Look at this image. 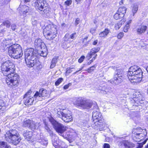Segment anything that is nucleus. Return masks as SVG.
Instances as JSON below:
<instances>
[{
	"mask_svg": "<svg viewBox=\"0 0 148 148\" xmlns=\"http://www.w3.org/2000/svg\"><path fill=\"white\" fill-rule=\"evenodd\" d=\"M53 144L55 148H64V147H62L60 145L55 144V143Z\"/></svg>",
	"mask_w": 148,
	"mask_h": 148,
	"instance_id": "43",
	"label": "nucleus"
},
{
	"mask_svg": "<svg viewBox=\"0 0 148 148\" xmlns=\"http://www.w3.org/2000/svg\"><path fill=\"white\" fill-rule=\"evenodd\" d=\"M82 123H81L82 125L83 126H85L87 123V121H84V122H82Z\"/></svg>",
	"mask_w": 148,
	"mask_h": 148,
	"instance_id": "55",
	"label": "nucleus"
},
{
	"mask_svg": "<svg viewBox=\"0 0 148 148\" xmlns=\"http://www.w3.org/2000/svg\"><path fill=\"white\" fill-rule=\"evenodd\" d=\"M122 22L121 21L115 25V27L116 29H119L121 27Z\"/></svg>",
	"mask_w": 148,
	"mask_h": 148,
	"instance_id": "40",
	"label": "nucleus"
},
{
	"mask_svg": "<svg viewBox=\"0 0 148 148\" xmlns=\"http://www.w3.org/2000/svg\"><path fill=\"white\" fill-rule=\"evenodd\" d=\"M29 8V7L27 6L22 5L21 8V10L23 12V14H25L28 12Z\"/></svg>",
	"mask_w": 148,
	"mask_h": 148,
	"instance_id": "28",
	"label": "nucleus"
},
{
	"mask_svg": "<svg viewBox=\"0 0 148 148\" xmlns=\"http://www.w3.org/2000/svg\"><path fill=\"white\" fill-rule=\"evenodd\" d=\"M56 59L55 58H53L51 61L50 67L51 68H53L56 66Z\"/></svg>",
	"mask_w": 148,
	"mask_h": 148,
	"instance_id": "33",
	"label": "nucleus"
},
{
	"mask_svg": "<svg viewBox=\"0 0 148 148\" xmlns=\"http://www.w3.org/2000/svg\"><path fill=\"white\" fill-rule=\"evenodd\" d=\"M34 66L36 67V69L38 71L42 68V66L40 62L39 61V60H38V62L36 64H35Z\"/></svg>",
	"mask_w": 148,
	"mask_h": 148,
	"instance_id": "30",
	"label": "nucleus"
},
{
	"mask_svg": "<svg viewBox=\"0 0 148 148\" xmlns=\"http://www.w3.org/2000/svg\"><path fill=\"white\" fill-rule=\"evenodd\" d=\"M85 58V57L84 56H82L78 60V62L80 63L82 62L83 61Z\"/></svg>",
	"mask_w": 148,
	"mask_h": 148,
	"instance_id": "45",
	"label": "nucleus"
},
{
	"mask_svg": "<svg viewBox=\"0 0 148 148\" xmlns=\"http://www.w3.org/2000/svg\"><path fill=\"white\" fill-rule=\"evenodd\" d=\"M132 22V20H130L127 22V24H128L130 25V23Z\"/></svg>",
	"mask_w": 148,
	"mask_h": 148,
	"instance_id": "63",
	"label": "nucleus"
},
{
	"mask_svg": "<svg viewBox=\"0 0 148 148\" xmlns=\"http://www.w3.org/2000/svg\"><path fill=\"white\" fill-rule=\"evenodd\" d=\"M72 69L70 68H67L66 70V73H70L72 72L71 69Z\"/></svg>",
	"mask_w": 148,
	"mask_h": 148,
	"instance_id": "52",
	"label": "nucleus"
},
{
	"mask_svg": "<svg viewBox=\"0 0 148 148\" xmlns=\"http://www.w3.org/2000/svg\"><path fill=\"white\" fill-rule=\"evenodd\" d=\"M1 70L3 75L6 77L5 81L8 86L12 89L18 87L21 80L20 76L15 73L14 64L10 61H6L1 64Z\"/></svg>",
	"mask_w": 148,
	"mask_h": 148,
	"instance_id": "1",
	"label": "nucleus"
},
{
	"mask_svg": "<svg viewBox=\"0 0 148 148\" xmlns=\"http://www.w3.org/2000/svg\"><path fill=\"white\" fill-rule=\"evenodd\" d=\"M53 127L56 132L60 134H62L64 132V127L59 123Z\"/></svg>",
	"mask_w": 148,
	"mask_h": 148,
	"instance_id": "18",
	"label": "nucleus"
},
{
	"mask_svg": "<svg viewBox=\"0 0 148 148\" xmlns=\"http://www.w3.org/2000/svg\"><path fill=\"white\" fill-rule=\"evenodd\" d=\"M84 68V66H82V67H81L79 69V70L77 71L75 73H77L78 72V71H80L82 70Z\"/></svg>",
	"mask_w": 148,
	"mask_h": 148,
	"instance_id": "60",
	"label": "nucleus"
},
{
	"mask_svg": "<svg viewBox=\"0 0 148 148\" xmlns=\"http://www.w3.org/2000/svg\"><path fill=\"white\" fill-rule=\"evenodd\" d=\"M96 67V65H94L90 67L86 71H87L88 73H90L95 70Z\"/></svg>",
	"mask_w": 148,
	"mask_h": 148,
	"instance_id": "36",
	"label": "nucleus"
},
{
	"mask_svg": "<svg viewBox=\"0 0 148 148\" xmlns=\"http://www.w3.org/2000/svg\"><path fill=\"white\" fill-rule=\"evenodd\" d=\"M11 28L13 31L15 30L16 29V26L15 24H13L11 26Z\"/></svg>",
	"mask_w": 148,
	"mask_h": 148,
	"instance_id": "46",
	"label": "nucleus"
},
{
	"mask_svg": "<svg viewBox=\"0 0 148 148\" xmlns=\"http://www.w3.org/2000/svg\"><path fill=\"white\" fill-rule=\"evenodd\" d=\"M49 120L53 125V127L58 123L52 117H50L49 118Z\"/></svg>",
	"mask_w": 148,
	"mask_h": 148,
	"instance_id": "32",
	"label": "nucleus"
},
{
	"mask_svg": "<svg viewBox=\"0 0 148 148\" xmlns=\"http://www.w3.org/2000/svg\"><path fill=\"white\" fill-rule=\"evenodd\" d=\"M99 48L98 47L94 48L92 49L90 52L88 53L87 55L86 58L87 59L90 60L92 58V56L96 54V53L99 51Z\"/></svg>",
	"mask_w": 148,
	"mask_h": 148,
	"instance_id": "17",
	"label": "nucleus"
},
{
	"mask_svg": "<svg viewBox=\"0 0 148 148\" xmlns=\"http://www.w3.org/2000/svg\"><path fill=\"white\" fill-rule=\"evenodd\" d=\"M35 43L36 45L40 47L41 48L40 55L44 57H46L48 53V50L42 40L40 38L36 39L35 40Z\"/></svg>",
	"mask_w": 148,
	"mask_h": 148,
	"instance_id": "11",
	"label": "nucleus"
},
{
	"mask_svg": "<svg viewBox=\"0 0 148 148\" xmlns=\"http://www.w3.org/2000/svg\"><path fill=\"white\" fill-rule=\"evenodd\" d=\"M124 78V72L122 69H117L113 78V83L118 84L123 82Z\"/></svg>",
	"mask_w": 148,
	"mask_h": 148,
	"instance_id": "9",
	"label": "nucleus"
},
{
	"mask_svg": "<svg viewBox=\"0 0 148 148\" xmlns=\"http://www.w3.org/2000/svg\"><path fill=\"white\" fill-rule=\"evenodd\" d=\"M147 140V139L145 140L143 142L140 143H138V146L137 147V148H141L143 147V145L145 144L146 143V142Z\"/></svg>",
	"mask_w": 148,
	"mask_h": 148,
	"instance_id": "37",
	"label": "nucleus"
},
{
	"mask_svg": "<svg viewBox=\"0 0 148 148\" xmlns=\"http://www.w3.org/2000/svg\"><path fill=\"white\" fill-rule=\"evenodd\" d=\"M39 92L41 94V97H43L47 95V90L44 88H41L39 89Z\"/></svg>",
	"mask_w": 148,
	"mask_h": 148,
	"instance_id": "29",
	"label": "nucleus"
},
{
	"mask_svg": "<svg viewBox=\"0 0 148 148\" xmlns=\"http://www.w3.org/2000/svg\"><path fill=\"white\" fill-rule=\"evenodd\" d=\"M92 0H86V3L88 5H89L90 4Z\"/></svg>",
	"mask_w": 148,
	"mask_h": 148,
	"instance_id": "53",
	"label": "nucleus"
},
{
	"mask_svg": "<svg viewBox=\"0 0 148 148\" xmlns=\"http://www.w3.org/2000/svg\"><path fill=\"white\" fill-rule=\"evenodd\" d=\"M108 92L107 89H106L105 90H102L101 91V93H103L104 94H107Z\"/></svg>",
	"mask_w": 148,
	"mask_h": 148,
	"instance_id": "54",
	"label": "nucleus"
},
{
	"mask_svg": "<svg viewBox=\"0 0 148 148\" xmlns=\"http://www.w3.org/2000/svg\"><path fill=\"white\" fill-rule=\"evenodd\" d=\"M23 136L25 138L30 139L32 136V132L31 131L26 130L23 133Z\"/></svg>",
	"mask_w": 148,
	"mask_h": 148,
	"instance_id": "25",
	"label": "nucleus"
},
{
	"mask_svg": "<svg viewBox=\"0 0 148 148\" xmlns=\"http://www.w3.org/2000/svg\"><path fill=\"white\" fill-rule=\"evenodd\" d=\"M2 25L3 26H5L7 28H9L10 26L11 23L9 20H6L3 22Z\"/></svg>",
	"mask_w": 148,
	"mask_h": 148,
	"instance_id": "31",
	"label": "nucleus"
},
{
	"mask_svg": "<svg viewBox=\"0 0 148 148\" xmlns=\"http://www.w3.org/2000/svg\"><path fill=\"white\" fill-rule=\"evenodd\" d=\"M134 138L140 139L142 137L145 136L147 134L145 129H142L140 127L134 129L132 131Z\"/></svg>",
	"mask_w": 148,
	"mask_h": 148,
	"instance_id": "12",
	"label": "nucleus"
},
{
	"mask_svg": "<svg viewBox=\"0 0 148 148\" xmlns=\"http://www.w3.org/2000/svg\"><path fill=\"white\" fill-rule=\"evenodd\" d=\"M120 14V13L117 12L114 15V19L116 20H118L123 17V16H121Z\"/></svg>",
	"mask_w": 148,
	"mask_h": 148,
	"instance_id": "34",
	"label": "nucleus"
},
{
	"mask_svg": "<svg viewBox=\"0 0 148 148\" xmlns=\"http://www.w3.org/2000/svg\"><path fill=\"white\" fill-rule=\"evenodd\" d=\"M34 7L36 10L47 13L50 11L49 4L45 0H36L34 3Z\"/></svg>",
	"mask_w": 148,
	"mask_h": 148,
	"instance_id": "7",
	"label": "nucleus"
},
{
	"mask_svg": "<svg viewBox=\"0 0 148 148\" xmlns=\"http://www.w3.org/2000/svg\"><path fill=\"white\" fill-rule=\"evenodd\" d=\"M109 32V30L107 29H106L99 33V36L101 37H105L108 35Z\"/></svg>",
	"mask_w": 148,
	"mask_h": 148,
	"instance_id": "27",
	"label": "nucleus"
},
{
	"mask_svg": "<svg viewBox=\"0 0 148 148\" xmlns=\"http://www.w3.org/2000/svg\"><path fill=\"white\" fill-rule=\"evenodd\" d=\"M103 146L104 148H110V145L108 144L105 143Z\"/></svg>",
	"mask_w": 148,
	"mask_h": 148,
	"instance_id": "49",
	"label": "nucleus"
},
{
	"mask_svg": "<svg viewBox=\"0 0 148 148\" xmlns=\"http://www.w3.org/2000/svg\"><path fill=\"white\" fill-rule=\"evenodd\" d=\"M130 25L128 24H126L123 29V31L125 32H127L128 31V29L130 28Z\"/></svg>",
	"mask_w": 148,
	"mask_h": 148,
	"instance_id": "41",
	"label": "nucleus"
},
{
	"mask_svg": "<svg viewBox=\"0 0 148 148\" xmlns=\"http://www.w3.org/2000/svg\"><path fill=\"white\" fill-rule=\"evenodd\" d=\"M42 33L46 39L53 40L56 37L58 34L56 25L53 24L47 25L43 29Z\"/></svg>",
	"mask_w": 148,
	"mask_h": 148,
	"instance_id": "3",
	"label": "nucleus"
},
{
	"mask_svg": "<svg viewBox=\"0 0 148 148\" xmlns=\"http://www.w3.org/2000/svg\"><path fill=\"white\" fill-rule=\"evenodd\" d=\"M67 136L65 137L66 139L70 143L73 142L75 140V136L76 135L75 133L73 132H70V133L67 134Z\"/></svg>",
	"mask_w": 148,
	"mask_h": 148,
	"instance_id": "21",
	"label": "nucleus"
},
{
	"mask_svg": "<svg viewBox=\"0 0 148 148\" xmlns=\"http://www.w3.org/2000/svg\"><path fill=\"white\" fill-rule=\"evenodd\" d=\"M41 94L40 93L39 91L38 92V91H37L34 95L33 97L35 98V99H36L38 97H41Z\"/></svg>",
	"mask_w": 148,
	"mask_h": 148,
	"instance_id": "38",
	"label": "nucleus"
},
{
	"mask_svg": "<svg viewBox=\"0 0 148 148\" xmlns=\"http://www.w3.org/2000/svg\"><path fill=\"white\" fill-rule=\"evenodd\" d=\"M72 102L76 106L83 109H89L92 107V101L80 97L73 98Z\"/></svg>",
	"mask_w": 148,
	"mask_h": 148,
	"instance_id": "6",
	"label": "nucleus"
},
{
	"mask_svg": "<svg viewBox=\"0 0 148 148\" xmlns=\"http://www.w3.org/2000/svg\"><path fill=\"white\" fill-rule=\"evenodd\" d=\"M123 3V0H121L120 2H119V4L120 5H122Z\"/></svg>",
	"mask_w": 148,
	"mask_h": 148,
	"instance_id": "62",
	"label": "nucleus"
},
{
	"mask_svg": "<svg viewBox=\"0 0 148 148\" xmlns=\"http://www.w3.org/2000/svg\"><path fill=\"white\" fill-rule=\"evenodd\" d=\"M5 148H11V147L10 146L6 145L5 147Z\"/></svg>",
	"mask_w": 148,
	"mask_h": 148,
	"instance_id": "64",
	"label": "nucleus"
},
{
	"mask_svg": "<svg viewBox=\"0 0 148 148\" xmlns=\"http://www.w3.org/2000/svg\"><path fill=\"white\" fill-rule=\"evenodd\" d=\"M94 123L95 125H97L98 127L101 129L104 127L106 125L105 123L104 122V120L103 118L96 121L94 122Z\"/></svg>",
	"mask_w": 148,
	"mask_h": 148,
	"instance_id": "19",
	"label": "nucleus"
},
{
	"mask_svg": "<svg viewBox=\"0 0 148 148\" xmlns=\"http://www.w3.org/2000/svg\"><path fill=\"white\" fill-rule=\"evenodd\" d=\"M96 30V29L95 28H93L91 29L90 32L92 34H93L95 33Z\"/></svg>",
	"mask_w": 148,
	"mask_h": 148,
	"instance_id": "50",
	"label": "nucleus"
},
{
	"mask_svg": "<svg viewBox=\"0 0 148 148\" xmlns=\"http://www.w3.org/2000/svg\"><path fill=\"white\" fill-rule=\"evenodd\" d=\"M5 140L15 145L18 144L21 139L18 131L15 129H11L7 132L5 134Z\"/></svg>",
	"mask_w": 148,
	"mask_h": 148,
	"instance_id": "2",
	"label": "nucleus"
},
{
	"mask_svg": "<svg viewBox=\"0 0 148 148\" xmlns=\"http://www.w3.org/2000/svg\"><path fill=\"white\" fill-rule=\"evenodd\" d=\"M145 100V98L143 96L141 97V98H140V99L139 100L138 102H135L137 104L139 105L140 104H142L144 103V101Z\"/></svg>",
	"mask_w": 148,
	"mask_h": 148,
	"instance_id": "39",
	"label": "nucleus"
},
{
	"mask_svg": "<svg viewBox=\"0 0 148 148\" xmlns=\"http://www.w3.org/2000/svg\"><path fill=\"white\" fill-rule=\"evenodd\" d=\"M32 91L31 90H29L23 95V98L24 99L23 103L27 107H29L32 105L34 101L33 97L30 96Z\"/></svg>",
	"mask_w": 148,
	"mask_h": 148,
	"instance_id": "10",
	"label": "nucleus"
},
{
	"mask_svg": "<svg viewBox=\"0 0 148 148\" xmlns=\"http://www.w3.org/2000/svg\"><path fill=\"white\" fill-rule=\"evenodd\" d=\"M140 68L138 66L136 65H134L131 66L129 69L127 74V77L129 75H132L134 74Z\"/></svg>",
	"mask_w": 148,
	"mask_h": 148,
	"instance_id": "15",
	"label": "nucleus"
},
{
	"mask_svg": "<svg viewBox=\"0 0 148 148\" xmlns=\"http://www.w3.org/2000/svg\"><path fill=\"white\" fill-rule=\"evenodd\" d=\"M5 145V143L3 141L0 142V147H3Z\"/></svg>",
	"mask_w": 148,
	"mask_h": 148,
	"instance_id": "47",
	"label": "nucleus"
},
{
	"mask_svg": "<svg viewBox=\"0 0 148 148\" xmlns=\"http://www.w3.org/2000/svg\"><path fill=\"white\" fill-rule=\"evenodd\" d=\"M127 9L124 7H120L119 8L117 11L120 13L121 16H124L126 12Z\"/></svg>",
	"mask_w": 148,
	"mask_h": 148,
	"instance_id": "26",
	"label": "nucleus"
},
{
	"mask_svg": "<svg viewBox=\"0 0 148 148\" xmlns=\"http://www.w3.org/2000/svg\"><path fill=\"white\" fill-rule=\"evenodd\" d=\"M63 79L62 78H59L55 82V85L56 86H58L63 81Z\"/></svg>",
	"mask_w": 148,
	"mask_h": 148,
	"instance_id": "35",
	"label": "nucleus"
},
{
	"mask_svg": "<svg viewBox=\"0 0 148 148\" xmlns=\"http://www.w3.org/2000/svg\"><path fill=\"white\" fill-rule=\"evenodd\" d=\"M147 27L144 25L137 26L135 29L136 33L138 35H142L144 34L147 30Z\"/></svg>",
	"mask_w": 148,
	"mask_h": 148,
	"instance_id": "13",
	"label": "nucleus"
},
{
	"mask_svg": "<svg viewBox=\"0 0 148 148\" xmlns=\"http://www.w3.org/2000/svg\"><path fill=\"white\" fill-rule=\"evenodd\" d=\"M71 85V83L69 84L68 85H65V90L68 88L69 86Z\"/></svg>",
	"mask_w": 148,
	"mask_h": 148,
	"instance_id": "57",
	"label": "nucleus"
},
{
	"mask_svg": "<svg viewBox=\"0 0 148 148\" xmlns=\"http://www.w3.org/2000/svg\"><path fill=\"white\" fill-rule=\"evenodd\" d=\"M97 54H96L95 55H93V56H92V60H95L97 56Z\"/></svg>",
	"mask_w": 148,
	"mask_h": 148,
	"instance_id": "58",
	"label": "nucleus"
},
{
	"mask_svg": "<svg viewBox=\"0 0 148 148\" xmlns=\"http://www.w3.org/2000/svg\"><path fill=\"white\" fill-rule=\"evenodd\" d=\"M33 124L32 121L29 119L24 120L23 123V126L24 127H27L29 128L32 127V124Z\"/></svg>",
	"mask_w": 148,
	"mask_h": 148,
	"instance_id": "20",
	"label": "nucleus"
},
{
	"mask_svg": "<svg viewBox=\"0 0 148 148\" xmlns=\"http://www.w3.org/2000/svg\"><path fill=\"white\" fill-rule=\"evenodd\" d=\"M101 116H102L101 113L99 112L96 111L93 112L92 113V117L93 122L102 118Z\"/></svg>",
	"mask_w": 148,
	"mask_h": 148,
	"instance_id": "16",
	"label": "nucleus"
},
{
	"mask_svg": "<svg viewBox=\"0 0 148 148\" xmlns=\"http://www.w3.org/2000/svg\"><path fill=\"white\" fill-rule=\"evenodd\" d=\"M65 132L66 131V133H67V132H70L71 131H72V130H71L70 129L68 128H67L66 129V127H65Z\"/></svg>",
	"mask_w": 148,
	"mask_h": 148,
	"instance_id": "56",
	"label": "nucleus"
},
{
	"mask_svg": "<svg viewBox=\"0 0 148 148\" xmlns=\"http://www.w3.org/2000/svg\"><path fill=\"white\" fill-rule=\"evenodd\" d=\"M134 95V97H133V100L135 102H138L139 100L143 96L139 92H136Z\"/></svg>",
	"mask_w": 148,
	"mask_h": 148,
	"instance_id": "23",
	"label": "nucleus"
},
{
	"mask_svg": "<svg viewBox=\"0 0 148 148\" xmlns=\"http://www.w3.org/2000/svg\"><path fill=\"white\" fill-rule=\"evenodd\" d=\"M8 50L9 56L14 59L20 58L23 55L22 47L18 44L15 43L11 45L8 47Z\"/></svg>",
	"mask_w": 148,
	"mask_h": 148,
	"instance_id": "4",
	"label": "nucleus"
},
{
	"mask_svg": "<svg viewBox=\"0 0 148 148\" xmlns=\"http://www.w3.org/2000/svg\"><path fill=\"white\" fill-rule=\"evenodd\" d=\"M79 18H77L76 19V21L75 23V25L76 26L79 23Z\"/></svg>",
	"mask_w": 148,
	"mask_h": 148,
	"instance_id": "48",
	"label": "nucleus"
},
{
	"mask_svg": "<svg viewBox=\"0 0 148 148\" xmlns=\"http://www.w3.org/2000/svg\"><path fill=\"white\" fill-rule=\"evenodd\" d=\"M124 36V33L123 32H120L117 35V38L118 39H121Z\"/></svg>",
	"mask_w": 148,
	"mask_h": 148,
	"instance_id": "42",
	"label": "nucleus"
},
{
	"mask_svg": "<svg viewBox=\"0 0 148 148\" xmlns=\"http://www.w3.org/2000/svg\"><path fill=\"white\" fill-rule=\"evenodd\" d=\"M142 76V72L141 69L140 68L134 74L129 75L127 77L131 82L134 84L135 83L139 82L141 81Z\"/></svg>",
	"mask_w": 148,
	"mask_h": 148,
	"instance_id": "8",
	"label": "nucleus"
},
{
	"mask_svg": "<svg viewBox=\"0 0 148 148\" xmlns=\"http://www.w3.org/2000/svg\"><path fill=\"white\" fill-rule=\"evenodd\" d=\"M72 3V0H67L65 1V5L69 6Z\"/></svg>",
	"mask_w": 148,
	"mask_h": 148,
	"instance_id": "44",
	"label": "nucleus"
},
{
	"mask_svg": "<svg viewBox=\"0 0 148 148\" xmlns=\"http://www.w3.org/2000/svg\"><path fill=\"white\" fill-rule=\"evenodd\" d=\"M72 120L71 112L70 111L68 110L65 114V122L68 123Z\"/></svg>",
	"mask_w": 148,
	"mask_h": 148,
	"instance_id": "22",
	"label": "nucleus"
},
{
	"mask_svg": "<svg viewBox=\"0 0 148 148\" xmlns=\"http://www.w3.org/2000/svg\"><path fill=\"white\" fill-rule=\"evenodd\" d=\"M121 148H131L134 147V144L128 141L124 140L121 142Z\"/></svg>",
	"mask_w": 148,
	"mask_h": 148,
	"instance_id": "14",
	"label": "nucleus"
},
{
	"mask_svg": "<svg viewBox=\"0 0 148 148\" xmlns=\"http://www.w3.org/2000/svg\"><path fill=\"white\" fill-rule=\"evenodd\" d=\"M76 34V33L75 32L73 33L70 36V38L71 39H73L75 37V36Z\"/></svg>",
	"mask_w": 148,
	"mask_h": 148,
	"instance_id": "51",
	"label": "nucleus"
},
{
	"mask_svg": "<svg viewBox=\"0 0 148 148\" xmlns=\"http://www.w3.org/2000/svg\"><path fill=\"white\" fill-rule=\"evenodd\" d=\"M98 42V41L97 40H95V41H94L93 42V45H95L97 44Z\"/></svg>",
	"mask_w": 148,
	"mask_h": 148,
	"instance_id": "59",
	"label": "nucleus"
},
{
	"mask_svg": "<svg viewBox=\"0 0 148 148\" xmlns=\"http://www.w3.org/2000/svg\"><path fill=\"white\" fill-rule=\"evenodd\" d=\"M93 60H90L88 62V65L90 64L93 61Z\"/></svg>",
	"mask_w": 148,
	"mask_h": 148,
	"instance_id": "61",
	"label": "nucleus"
},
{
	"mask_svg": "<svg viewBox=\"0 0 148 148\" xmlns=\"http://www.w3.org/2000/svg\"><path fill=\"white\" fill-rule=\"evenodd\" d=\"M138 6L137 5L133 4L132 7V13L130 16L131 18H133L135 14L136 13L138 10Z\"/></svg>",
	"mask_w": 148,
	"mask_h": 148,
	"instance_id": "24",
	"label": "nucleus"
},
{
	"mask_svg": "<svg viewBox=\"0 0 148 148\" xmlns=\"http://www.w3.org/2000/svg\"><path fill=\"white\" fill-rule=\"evenodd\" d=\"M33 49L29 50L25 53V60L27 66L31 68L38 62L39 58L36 54H35Z\"/></svg>",
	"mask_w": 148,
	"mask_h": 148,
	"instance_id": "5",
	"label": "nucleus"
}]
</instances>
